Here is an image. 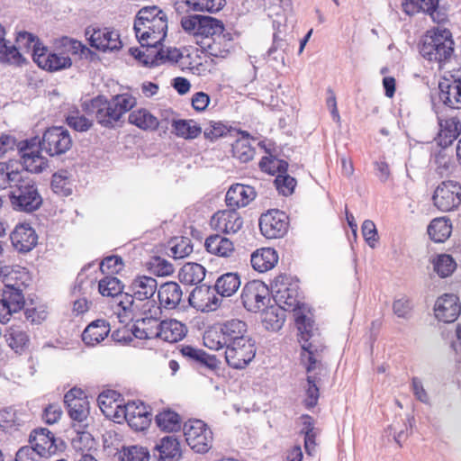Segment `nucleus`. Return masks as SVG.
I'll use <instances>...</instances> for the list:
<instances>
[{"label":"nucleus","instance_id":"obj_11","mask_svg":"<svg viewBox=\"0 0 461 461\" xmlns=\"http://www.w3.org/2000/svg\"><path fill=\"white\" fill-rule=\"evenodd\" d=\"M434 205L442 212H449L461 203V185L454 181H444L432 196Z\"/></svg>","mask_w":461,"mask_h":461},{"label":"nucleus","instance_id":"obj_64","mask_svg":"<svg viewBox=\"0 0 461 461\" xmlns=\"http://www.w3.org/2000/svg\"><path fill=\"white\" fill-rule=\"evenodd\" d=\"M149 457L148 449L140 446L124 447L121 453L122 461H149Z\"/></svg>","mask_w":461,"mask_h":461},{"label":"nucleus","instance_id":"obj_44","mask_svg":"<svg viewBox=\"0 0 461 461\" xmlns=\"http://www.w3.org/2000/svg\"><path fill=\"white\" fill-rule=\"evenodd\" d=\"M134 295L127 293H121L115 297L118 310L116 312L121 322H125L133 318V312L137 309L134 304Z\"/></svg>","mask_w":461,"mask_h":461},{"label":"nucleus","instance_id":"obj_58","mask_svg":"<svg viewBox=\"0 0 461 461\" xmlns=\"http://www.w3.org/2000/svg\"><path fill=\"white\" fill-rule=\"evenodd\" d=\"M51 187L56 194L68 196L72 192V185L69 174L67 171H59L52 176Z\"/></svg>","mask_w":461,"mask_h":461},{"label":"nucleus","instance_id":"obj_52","mask_svg":"<svg viewBox=\"0 0 461 461\" xmlns=\"http://www.w3.org/2000/svg\"><path fill=\"white\" fill-rule=\"evenodd\" d=\"M58 51L64 53V56L78 55L85 52L86 48L78 41L62 37L55 41V47Z\"/></svg>","mask_w":461,"mask_h":461},{"label":"nucleus","instance_id":"obj_15","mask_svg":"<svg viewBox=\"0 0 461 461\" xmlns=\"http://www.w3.org/2000/svg\"><path fill=\"white\" fill-rule=\"evenodd\" d=\"M123 408L120 423L125 420L135 430H144L149 426L152 413L149 406L141 402H131Z\"/></svg>","mask_w":461,"mask_h":461},{"label":"nucleus","instance_id":"obj_62","mask_svg":"<svg viewBox=\"0 0 461 461\" xmlns=\"http://www.w3.org/2000/svg\"><path fill=\"white\" fill-rule=\"evenodd\" d=\"M259 167L262 171L270 175L285 174L287 171L288 164L285 160L276 158L265 157L261 159Z\"/></svg>","mask_w":461,"mask_h":461},{"label":"nucleus","instance_id":"obj_40","mask_svg":"<svg viewBox=\"0 0 461 461\" xmlns=\"http://www.w3.org/2000/svg\"><path fill=\"white\" fill-rule=\"evenodd\" d=\"M285 311L278 305L265 307L262 313L263 326L268 330H278L285 320Z\"/></svg>","mask_w":461,"mask_h":461},{"label":"nucleus","instance_id":"obj_33","mask_svg":"<svg viewBox=\"0 0 461 461\" xmlns=\"http://www.w3.org/2000/svg\"><path fill=\"white\" fill-rule=\"evenodd\" d=\"M110 332V325L104 320L92 321L83 331L82 339L88 346L103 341Z\"/></svg>","mask_w":461,"mask_h":461},{"label":"nucleus","instance_id":"obj_5","mask_svg":"<svg viewBox=\"0 0 461 461\" xmlns=\"http://www.w3.org/2000/svg\"><path fill=\"white\" fill-rule=\"evenodd\" d=\"M312 345L302 346L301 360L307 372L306 383L303 384L305 398L303 403L306 408H313L319 400V387L317 383L322 371V365L311 349Z\"/></svg>","mask_w":461,"mask_h":461},{"label":"nucleus","instance_id":"obj_53","mask_svg":"<svg viewBox=\"0 0 461 461\" xmlns=\"http://www.w3.org/2000/svg\"><path fill=\"white\" fill-rule=\"evenodd\" d=\"M25 59L17 47L9 45L5 40L0 42V62L13 65H20Z\"/></svg>","mask_w":461,"mask_h":461},{"label":"nucleus","instance_id":"obj_51","mask_svg":"<svg viewBox=\"0 0 461 461\" xmlns=\"http://www.w3.org/2000/svg\"><path fill=\"white\" fill-rule=\"evenodd\" d=\"M160 56L161 59H165L170 62L178 63L181 67H187L188 69L193 70L199 63L188 62L190 55H184L176 48H168L167 50H160L157 52Z\"/></svg>","mask_w":461,"mask_h":461},{"label":"nucleus","instance_id":"obj_17","mask_svg":"<svg viewBox=\"0 0 461 461\" xmlns=\"http://www.w3.org/2000/svg\"><path fill=\"white\" fill-rule=\"evenodd\" d=\"M5 276V288L2 294V299L9 305L13 312H19L24 306V296L22 293L21 285L18 282L10 283L14 278L13 273L9 271V267H0V275Z\"/></svg>","mask_w":461,"mask_h":461},{"label":"nucleus","instance_id":"obj_6","mask_svg":"<svg viewBox=\"0 0 461 461\" xmlns=\"http://www.w3.org/2000/svg\"><path fill=\"white\" fill-rule=\"evenodd\" d=\"M10 201L14 210L31 212L42 203V198L34 182L26 177L14 191H10Z\"/></svg>","mask_w":461,"mask_h":461},{"label":"nucleus","instance_id":"obj_12","mask_svg":"<svg viewBox=\"0 0 461 461\" xmlns=\"http://www.w3.org/2000/svg\"><path fill=\"white\" fill-rule=\"evenodd\" d=\"M224 353L226 362L230 366L236 369H242L255 357V342L251 339L226 345Z\"/></svg>","mask_w":461,"mask_h":461},{"label":"nucleus","instance_id":"obj_28","mask_svg":"<svg viewBox=\"0 0 461 461\" xmlns=\"http://www.w3.org/2000/svg\"><path fill=\"white\" fill-rule=\"evenodd\" d=\"M157 292L160 305L167 310L176 309L183 296L182 289L176 282H167L161 285Z\"/></svg>","mask_w":461,"mask_h":461},{"label":"nucleus","instance_id":"obj_32","mask_svg":"<svg viewBox=\"0 0 461 461\" xmlns=\"http://www.w3.org/2000/svg\"><path fill=\"white\" fill-rule=\"evenodd\" d=\"M21 160L26 171L41 173L48 167V160L41 156V151L34 148L21 149Z\"/></svg>","mask_w":461,"mask_h":461},{"label":"nucleus","instance_id":"obj_54","mask_svg":"<svg viewBox=\"0 0 461 461\" xmlns=\"http://www.w3.org/2000/svg\"><path fill=\"white\" fill-rule=\"evenodd\" d=\"M25 59L17 47L9 45L5 40L0 42V62L13 65H20Z\"/></svg>","mask_w":461,"mask_h":461},{"label":"nucleus","instance_id":"obj_30","mask_svg":"<svg viewBox=\"0 0 461 461\" xmlns=\"http://www.w3.org/2000/svg\"><path fill=\"white\" fill-rule=\"evenodd\" d=\"M130 290L135 299L140 301L148 300L152 298L158 291V283L151 276H140L132 280Z\"/></svg>","mask_w":461,"mask_h":461},{"label":"nucleus","instance_id":"obj_47","mask_svg":"<svg viewBox=\"0 0 461 461\" xmlns=\"http://www.w3.org/2000/svg\"><path fill=\"white\" fill-rule=\"evenodd\" d=\"M433 269L441 278L447 277L453 274L456 268V263L454 258L447 254L437 255L433 260Z\"/></svg>","mask_w":461,"mask_h":461},{"label":"nucleus","instance_id":"obj_61","mask_svg":"<svg viewBox=\"0 0 461 461\" xmlns=\"http://www.w3.org/2000/svg\"><path fill=\"white\" fill-rule=\"evenodd\" d=\"M66 122L69 127L77 131H86L93 125V120L81 114L78 111H70L67 115Z\"/></svg>","mask_w":461,"mask_h":461},{"label":"nucleus","instance_id":"obj_59","mask_svg":"<svg viewBox=\"0 0 461 461\" xmlns=\"http://www.w3.org/2000/svg\"><path fill=\"white\" fill-rule=\"evenodd\" d=\"M16 43L18 50L31 52L34 59V51L38 48H43L39 40L32 33L27 32H19L16 37Z\"/></svg>","mask_w":461,"mask_h":461},{"label":"nucleus","instance_id":"obj_50","mask_svg":"<svg viewBox=\"0 0 461 461\" xmlns=\"http://www.w3.org/2000/svg\"><path fill=\"white\" fill-rule=\"evenodd\" d=\"M74 427L77 435L72 438L73 448L77 452H81V454H86L92 449H95L96 442L94 437L87 431H80L78 429H76V424H74Z\"/></svg>","mask_w":461,"mask_h":461},{"label":"nucleus","instance_id":"obj_19","mask_svg":"<svg viewBox=\"0 0 461 461\" xmlns=\"http://www.w3.org/2000/svg\"><path fill=\"white\" fill-rule=\"evenodd\" d=\"M212 228L225 234H235L243 226V220L235 210H223L214 213L211 219Z\"/></svg>","mask_w":461,"mask_h":461},{"label":"nucleus","instance_id":"obj_9","mask_svg":"<svg viewBox=\"0 0 461 461\" xmlns=\"http://www.w3.org/2000/svg\"><path fill=\"white\" fill-rule=\"evenodd\" d=\"M73 144L69 131L63 127H51L45 131L40 142L41 150L50 156H60L68 151Z\"/></svg>","mask_w":461,"mask_h":461},{"label":"nucleus","instance_id":"obj_25","mask_svg":"<svg viewBox=\"0 0 461 461\" xmlns=\"http://www.w3.org/2000/svg\"><path fill=\"white\" fill-rule=\"evenodd\" d=\"M30 447L41 457L55 453L58 448L54 435L45 428L34 429L30 435Z\"/></svg>","mask_w":461,"mask_h":461},{"label":"nucleus","instance_id":"obj_24","mask_svg":"<svg viewBox=\"0 0 461 461\" xmlns=\"http://www.w3.org/2000/svg\"><path fill=\"white\" fill-rule=\"evenodd\" d=\"M10 239L17 251L29 252L36 246L38 236L29 224L22 223L12 231Z\"/></svg>","mask_w":461,"mask_h":461},{"label":"nucleus","instance_id":"obj_31","mask_svg":"<svg viewBox=\"0 0 461 461\" xmlns=\"http://www.w3.org/2000/svg\"><path fill=\"white\" fill-rule=\"evenodd\" d=\"M4 339L8 347L17 354H22L30 343L27 331L20 325L8 327L5 331Z\"/></svg>","mask_w":461,"mask_h":461},{"label":"nucleus","instance_id":"obj_22","mask_svg":"<svg viewBox=\"0 0 461 461\" xmlns=\"http://www.w3.org/2000/svg\"><path fill=\"white\" fill-rule=\"evenodd\" d=\"M196 43L210 56L226 58L231 48V37L229 32H220L212 38L196 40Z\"/></svg>","mask_w":461,"mask_h":461},{"label":"nucleus","instance_id":"obj_3","mask_svg":"<svg viewBox=\"0 0 461 461\" xmlns=\"http://www.w3.org/2000/svg\"><path fill=\"white\" fill-rule=\"evenodd\" d=\"M274 293V299L277 305L285 311L294 312L299 331L301 332L302 339L307 341L313 330V322L312 317L304 314L303 309L300 307V301L298 299V292L294 286H288L286 284L279 283V278H276L272 285Z\"/></svg>","mask_w":461,"mask_h":461},{"label":"nucleus","instance_id":"obj_39","mask_svg":"<svg viewBox=\"0 0 461 461\" xmlns=\"http://www.w3.org/2000/svg\"><path fill=\"white\" fill-rule=\"evenodd\" d=\"M173 132L185 140L196 139L203 131L202 127L194 120L172 119Z\"/></svg>","mask_w":461,"mask_h":461},{"label":"nucleus","instance_id":"obj_7","mask_svg":"<svg viewBox=\"0 0 461 461\" xmlns=\"http://www.w3.org/2000/svg\"><path fill=\"white\" fill-rule=\"evenodd\" d=\"M184 435L188 446L197 453H205L212 447V432L203 420H194L185 422Z\"/></svg>","mask_w":461,"mask_h":461},{"label":"nucleus","instance_id":"obj_8","mask_svg":"<svg viewBox=\"0 0 461 461\" xmlns=\"http://www.w3.org/2000/svg\"><path fill=\"white\" fill-rule=\"evenodd\" d=\"M440 99L454 109L461 108V68L444 71L439 82Z\"/></svg>","mask_w":461,"mask_h":461},{"label":"nucleus","instance_id":"obj_43","mask_svg":"<svg viewBox=\"0 0 461 461\" xmlns=\"http://www.w3.org/2000/svg\"><path fill=\"white\" fill-rule=\"evenodd\" d=\"M26 177V174L22 168L20 162L16 160H8L5 162V178L6 182V188L10 187L14 191Z\"/></svg>","mask_w":461,"mask_h":461},{"label":"nucleus","instance_id":"obj_49","mask_svg":"<svg viewBox=\"0 0 461 461\" xmlns=\"http://www.w3.org/2000/svg\"><path fill=\"white\" fill-rule=\"evenodd\" d=\"M156 424L165 431H176L180 428L179 415L170 410H165L155 417Z\"/></svg>","mask_w":461,"mask_h":461},{"label":"nucleus","instance_id":"obj_35","mask_svg":"<svg viewBox=\"0 0 461 461\" xmlns=\"http://www.w3.org/2000/svg\"><path fill=\"white\" fill-rule=\"evenodd\" d=\"M155 449L158 452V458L165 461H175L181 456L180 443L174 436L162 438Z\"/></svg>","mask_w":461,"mask_h":461},{"label":"nucleus","instance_id":"obj_26","mask_svg":"<svg viewBox=\"0 0 461 461\" xmlns=\"http://www.w3.org/2000/svg\"><path fill=\"white\" fill-rule=\"evenodd\" d=\"M89 41L92 47L102 51H113L122 47L119 33L109 28L94 30Z\"/></svg>","mask_w":461,"mask_h":461},{"label":"nucleus","instance_id":"obj_21","mask_svg":"<svg viewBox=\"0 0 461 461\" xmlns=\"http://www.w3.org/2000/svg\"><path fill=\"white\" fill-rule=\"evenodd\" d=\"M97 402L105 417L120 423L123 407L126 403H123V399L119 393L113 390L104 391L99 394Z\"/></svg>","mask_w":461,"mask_h":461},{"label":"nucleus","instance_id":"obj_42","mask_svg":"<svg viewBox=\"0 0 461 461\" xmlns=\"http://www.w3.org/2000/svg\"><path fill=\"white\" fill-rule=\"evenodd\" d=\"M179 280L186 285H197L205 277V268L197 263H186L179 271Z\"/></svg>","mask_w":461,"mask_h":461},{"label":"nucleus","instance_id":"obj_4","mask_svg":"<svg viewBox=\"0 0 461 461\" xmlns=\"http://www.w3.org/2000/svg\"><path fill=\"white\" fill-rule=\"evenodd\" d=\"M136 104V98L128 93L116 95L110 100L103 96L92 100L97 122L106 128L115 127L122 115L131 110Z\"/></svg>","mask_w":461,"mask_h":461},{"label":"nucleus","instance_id":"obj_20","mask_svg":"<svg viewBox=\"0 0 461 461\" xmlns=\"http://www.w3.org/2000/svg\"><path fill=\"white\" fill-rule=\"evenodd\" d=\"M155 338L167 343H176L183 339L187 332L186 326L176 319L158 321L156 319Z\"/></svg>","mask_w":461,"mask_h":461},{"label":"nucleus","instance_id":"obj_41","mask_svg":"<svg viewBox=\"0 0 461 461\" xmlns=\"http://www.w3.org/2000/svg\"><path fill=\"white\" fill-rule=\"evenodd\" d=\"M452 231V225L445 217L434 219L428 227V233L435 242H444Z\"/></svg>","mask_w":461,"mask_h":461},{"label":"nucleus","instance_id":"obj_63","mask_svg":"<svg viewBox=\"0 0 461 461\" xmlns=\"http://www.w3.org/2000/svg\"><path fill=\"white\" fill-rule=\"evenodd\" d=\"M170 252L174 258H183L190 255L193 251L191 240L188 238H175L171 241Z\"/></svg>","mask_w":461,"mask_h":461},{"label":"nucleus","instance_id":"obj_48","mask_svg":"<svg viewBox=\"0 0 461 461\" xmlns=\"http://www.w3.org/2000/svg\"><path fill=\"white\" fill-rule=\"evenodd\" d=\"M233 156L241 162H248L254 158L255 149L250 145L248 134L242 132V137L238 139L232 145Z\"/></svg>","mask_w":461,"mask_h":461},{"label":"nucleus","instance_id":"obj_57","mask_svg":"<svg viewBox=\"0 0 461 461\" xmlns=\"http://www.w3.org/2000/svg\"><path fill=\"white\" fill-rule=\"evenodd\" d=\"M122 285L121 281L112 276H107L101 279L98 284L99 293L103 296L116 297L122 292Z\"/></svg>","mask_w":461,"mask_h":461},{"label":"nucleus","instance_id":"obj_23","mask_svg":"<svg viewBox=\"0 0 461 461\" xmlns=\"http://www.w3.org/2000/svg\"><path fill=\"white\" fill-rule=\"evenodd\" d=\"M220 332L222 337V343L226 345L251 339L248 324L240 319L234 318L223 321L220 324Z\"/></svg>","mask_w":461,"mask_h":461},{"label":"nucleus","instance_id":"obj_46","mask_svg":"<svg viewBox=\"0 0 461 461\" xmlns=\"http://www.w3.org/2000/svg\"><path fill=\"white\" fill-rule=\"evenodd\" d=\"M439 125V137L446 145L452 143L461 133V122L456 117L441 120Z\"/></svg>","mask_w":461,"mask_h":461},{"label":"nucleus","instance_id":"obj_38","mask_svg":"<svg viewBox=\"0 0 461 461\" xmlns=\"http://www.w3.org/2000/svg\"><path fill=\"white\" fill-rule=\"evenodd\" d=\"M128 121L144 131H155L159 125L158 119L144 108L132 111L129 114Z\"/></svg>","mask_w":461,"mask_h":461},{"label":"nucleus","instance_id":"obj_45","mask_svg":"<svg viewBox=\"0 0 461 461\" xmlns=\"http://www.w3.org/2000/svg\"><path fill=\"white\" fill-rule=\"evenodd\" d=\"M223 31L224 25L220 20L211 16L202 15L196 38H201V40L203 38H212V36L223 32Z\"/></svg>","mask_w":461,"mask_h":461},{"label":"nucleus","instance_id":"obj_55","mask_svg":"<svg viewBox=\"0 0 461 461\" xmlns=\"http://www.w3.org/2000/svg\"><path fill=\"white\" fill-rule=\"evenodd\" d=\"M211 293L207 287H195L190 294L188 301L194 308L205 311L210 308Z\"/></svg>","mask_w":461,"mask_h":461},{"label":"nucleus","instance_id":"obj_37","mask_svg":"<svg viewBox=\"0 0 461 461\" xmlns=\"http://www.w3.org/2000/svg\"><path fill=\"white\" fill-rule=\"evenodd\" d=\"M204 246L209 253L223 258L230 257L234 251L233 243L219 234L208 237Z\"/></svg>","mask_w":461,"mask_h":461},{"label":"nucleus","instance_id":"obj_18","mask_svg":"<svg viewBox=\"0 0 461 461\" xmlns=\"http://www.w3.org/2000/svg\"><path fill=\"white\" fill-rule=\"evenodd\" d=\"M461 312L459 298L454 294L439 296L434 304L435 317L443 322H454Z\"/></svg>","mask_w":461,"mask_h":461},{"label":"nucleus","instance_id":"obj_13","mask_svg":"<svg viewBox=\"0 0 461 461\" xmlns=\"http://www.w3.org/2000/svg\"><path fill=\"white\" fill-rule=\"evenodd\" d=\"M64 402L72 420L77 422L79 428L86 427L84 422L88 419L89 402L84 392L77 388L71 389L65 394Z\"/></svg>","mask_w":461,"mask_h":461},{"label":"nucleus","instance_id":"obj_56","mask_svg":"<svg viewBox=\"0 0 461 461\" xmlns=\"http://www.w3.org/2000/svg\"><path fill=\"white\" fill-rule=\"evenodd\" d=\"M155 318H143L137 321L133 329V335L140 339H151L155 338Z\"/></svg>","mask_w":461,"mask_h":461},{"label":"nucleus","instance_id":"obj_16","mask_svg":"<svg viewBox=\"0 0 461 461\" xmlns=\"http://www.w3.org/2000/svg\"><path fill=\"white\" fill-rule=\"evenodd\" d=\"M34 62L40 68L51 72L68 68L72 65L70 57L64 56V53L55 48L50 51L46 47L35 50Z\"/></svg>","mask_w":461,"mask_h":461},{"label":"nucleus","instance_id":"obj_10","mask_svg":"<svg viewBox=\"0 0 461 461\" xmlns=\"http://www.w3.org/2000/svg\"><path fill=\"white\" fill-rule=\"evenodd\" d=\"M240 299L247 311L258 312L270 302L268 287L261 281H249L242 288Z\"/></svg>","mask_w":461,"mask_h":461},{"label":"nucleus","instance_id":"obj_27","mask_svg":"<svg viewBox=\"0 0 461 461\" xmlns=\"http://www.w3.org/2000/svg\"><path fill=\"white\" fill-rule=\"evenodd\" d=\"M256 197V192L250 185H232L226 194V203L233 209L247 206Z\"/></svg>","mask_w":461,"mask_h":461},{"label":"nucleus","instance_id":"obj_36","mask_svg":"<svg viewBox=\"0 0 461 461\" xmlns=\"http://www.w3.org/2000/svg\"><path fill=\"white\" fill-rule=\"evenodd\" d=\"M240 285L241 280L240 275L238 273L229 272L218 277L214 287L220 295L230 297L237 293Z\"/></svg>","mask_w":461,"mask_h":461},{"label":"nucleus","instance_id":"obj_14","mask_svg":"<svg viewBox=\"0 0 461 461\" xmlns=\"http://www.w3.org/2000/svg\"><path fill=\"white\" fill-rule=\"evenodd\" d=\"M259 228L261 233L267 239L282 238L288 230V217L284 212L269 211L261 215Z\"/></svg>","mask_w":461,"mask_h":461},{"label":"nucleus","instance_id":"obj_29","mask_svg":"<svg viewBox=\"0 0 461 461\" xmlns=\"http://www.w3.org/2000/svg\"><path fill=\"white\" fill-rule=\"evenodd\" d=\"M252 267L259 272L265 273L274 268L278 262L277 252L271 248H262L251 254Z\"/></svg>","mask_w":461,"mask_h":461},{"label":"nucleus","instance_id":"obj_34","mask_svg":"<svg viewBox=\"0 0 461 461\" xmlns=\"http://www.w3.org/2000/svg\"><path fill=\"white\" fill-rule=\"evenodd\" d=\"M28 418V414L21 411L6 408L0 411V428L3 431L12 433L22 427Z\"/></svg>","mask_w":461,"mask_h":461},{"label":"nucleus","instance_id":"obj_2","mask_svg":"<svg viewBox=\"0 0 461 461\" xmlns=\"http://www.w3.org/2000/svg\"><path fill=\"white\" fill-rule=\"evenodd\" d=\"M454 41L451 32L447 29L431 32L424 38L420 52L430 62H435L440 70L456 68L457 65L454 55Z\"/></svg>","mask_w":461,"mask_h":461},{"label":"nucleus","instance_id":"obj_60","mask_svg":"<svg viewBox=\"0 0 461 461\" xmlns=\"http://www.w3.org/2000/svg\"><path fill=\"white\" fill-rule=\"evenodd\" d=\"M189 8L197 12L214 13L222 9L225 0H184Z\"/></svg>","mask_w":461,"mask_h":461},{"label":"nucleus","instance_id":"obj_1","mask_svg":"<svg viewBox=\"0 0 461 461\" xmlns=\"http://www.w3.org/2000/svg\"><path fill=\"white\" fill-rule=\"evenodd\" d=\"M168 21L167 14L156 5L139 10L134 21L136 38L141 47L155 48L167 36ZM149 50L147 49L146 52Z\"/></svg>","mask_w":461,"mask_h":461}]
</instances>
